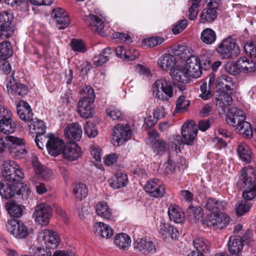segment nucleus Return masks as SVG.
<instances>
[{
    "label": "nucleus",
    "mask_w": 256,
    "mask_h": 256,
    "mask_svg": "<svg viewBox=\"0 0 256 256\" xmlns=\"http://www.w3.org/2000/svg\"><path fill=\"white\" fill-rule=\"evenodd\" d=\"M237 186L243 190L242 197L244 200L250 202L256 196V174L252 166H248L242 168Z\"/></svg>",
    "instance_id": "nucleus-1"
},
{
    "label": "nucleus",
    "mask_w": 256,
    "mask_h": 256,
    "mask_svg": "<svg viewBox=\"0 0 256 256\" xmlns=\"http://www.w3.org/2000/svg\"><path fill=\"white\" fill-rule=\"evenodd\" d=\"M2 173L4 182H20L24 178V174L20 166L14 161L10 160L4 164Z\"/></svg>",
    "instance_id": "nucleus-2"
},
{
    "label": "nucleus",
    "mask_w": 256,
    "mask_h": 256,
    "mask_svg": "<svg viewBox=\"0 0 256 256\" xmlns=\"http://www.w3.org/2000/svg\"><path fill=\"white\" fill-rule=\"evenodd\" d=\"M216 52L220 54L224 58H234L240 52V48L234 41L228 36L224 39L216 48Z\"/></svg>",
    "instance_id": "nucleus-3"
},
{
    "label": "nucleus",
    "mask_w": 256,
    "mask_h": 256,
    "mask_svg": "<svg viewBox=\"0 0 256 256\" xmlns=\"http://www.w3.org/2000/svg\"><path fill=\"white\" fill-rule=\"evenodd\" d=\"M208 86L210 89L216 90L218 92H230L233 90L231 86L234 84L232 78L227 75H222L215 82V76L211 74L209 76Z\"/></svg>",
    "instance_id": "nucleus-4"
},
{
    "label": "nucleus",
    "mask_w": 256,
    "mask_h": 256,
    "mask_svg": "<svg viewBox=\"0 0 256 256\" xmlns=\"http://www.w3.org/2000/svg\"><path fill=\"white\" fill-rule=\"evenodd\" d=\"M156 96L162 100H168L173 96V88L171 82L164 79L157 80L153 85Z\"/></svg>",
    "instance_id": "nucleus-5"
},
{
    "label": "nucleus",
    "mask_w": 256,
    "mask_h": 256,
    "mask_svg": "<svg viewBox=\"0 0 256 256\" xmlns=\"http://www.w3.org/2000/svg\"><path fill=\"white\" fill-rule=\"evenodd\" d=\"M132 130L129 125L127 124H118L112 129V141L114 145L118 146L122 145L132 136Z\"/></svg>",
    "instance_id": "nucleus-6"
},
{
    "label": "nucleus",
    "mask_w": 256,
    "mask_h": 256,
    "mask_svg": "<svg viewBox=\"0 0 256 256\" xmlns=\"http://www.w3.org/2000/svg\"><path fill=\"white\" fill-rule=\"evenodd\" d=\"M14 16L12 14L8 11L0 13V38L7 39L10 38L14 29L12 26Z\"/></svg>",
    "instance_id": "nucleus-7"
},
{
    "label": "nucleus",
    "mask_w": 256,
    "mask_h": 256,
    "mask_svg": "<svg viewBox=\"0 0 256 256\" xmlns=\"http://www.w3.org/2000/svg\"><path fill=\"white\" fill-rule=\"evenodd\" d=\"M6 227L7 230L16 238H24L30 234V230L24 223L14 218L8 220Z\"/></svg>",
    "instance_id": "nucleus-8"
},
{
    "label": "nucleus",
    "mask_w": 256,
    "mask_h": 256,
    "mask_svg": "<svg viewBox=\"0 0 256 256\" xmlns=\"http://www.w3.org/2000/svg\"><path fill=\"white\" fill-rule=\"evenodd\" d=\"M6 138L8 141L6 144L12 155L16 158H24L26 154L24 140L13 136H7Z\"/></svg>",
    "instance_id": "nucleus-9"
},
{
    "label": "nucleus",
    "mask_w": 256,
    "mask_h": 256,
    "mask_svg": "<svg viewBox=\"0 0 256 256\" xmlns=\"http://www.w3.org/2000/svg\"><path fill=\"white\" fill-rule=\"evenodd\" d=\"M52 208L48 204L41 203L35 207L33 216L40 224L46 225L49 222L52 216Z\"/></svg>",
    "instance_id": "nucleus-10"
},
{
    "label": "nucleus",
    "mask_w": 256,
    "mask_h": 256,
    "mask_svg": "<svg viewBox=\"0 0 256 256\" xmlns=\"http://www.w3.org/2000/svg\"><path fill=\"white\" fill-rule=\"evenodd\" d=\"M226 216L223 212L214 213L208 214L204 224L208 226L223 228L228 224Z\"/></svg>",
    "instance_id": "nucleus-11"
},
{
    "label": "nucleus",
    "mask_w": 256,
    "mask_h": 256,
    "mask_svg": "<svg viewBox=\"0 0 256 256\" xmlns=\"http://www.w3.org/2000/svg\"><path fill=\"white\" fill-rule=\"evenodd\" d=\"M144 188L146 192L154 198H162L166 194L164 186L161 180L157 178L148 181Z\"/></svg>",
    "instance_id": "nucleus-12"
},
{
    "label": "nucleus",
    "mask_w": 256,
    "mask_h": 256,
    "mask_svg": "<svg viewBox=\"0 0 256 256\" xmlns=\"http://www.w3.org/2000/svg\"><path fill=\"white\" fill-rule=\"evenodd\" d=\"M197 134V126L194 122H188L183 124L182 128V134L186 144L193 145Z\"/></svg>",
    "instance_id": "nucleus-13"
},
{
    "label": "nucleus",
    "mask_w": 256,
    "mask_h": 256,
    "mask_svg": "<svg viewBox=\"0 0 256 256\" xmlns=\"http://www.w3.org/2000/svg\"><path fill=\"white\" fill-rule=\"evenodd\" d=\"M184 68L188 74L194 78L200 77L202 74L200 60L196 56H191L186 60Z\"/></svg>",
    "instance_id": "nucleus-14"
},
{
    "label": "nucleus",
    "mask_w": 256,
    "mask_h": 256,
    "mask_svg": "<svg viewBox=\"0 0 256 256\" xmlns=\"http://www.w3.org/2000/svg\"><path fill=\"white\" fill-rule=\"evenodd\" d=\"M202 206L207 210L214 213L222 212L227 207V202L214 198H206L202 202Z\"/></svg>",
    "instance_id": "nucleus-15"
},
{
    "label": "nucleus",
    "mask_w": 256,
    "mask_h": 256,
    "mask_svg": "<svg viewBox=\"0 0 256 256\" xmlns=\"http://www.w3.org/2000/svg\"><path fill=\"white\" fill-rule=\"evenodd\" d=\"M245 118L244 112L236 107L229 109L226 116V122L233 126H236L240 122L245 120Z\"/></svg>",
    "instance_id": "nucleus-16"
},
{
    "label": "nucleus",
    "mask_w": 256,
    "mask_h": 256,
    "mask_svg": "<svg viewBox=\"0 0 256 256\" xmlns=\"http://www.w3.org/2000/svg\"><path fill=\"white\" fill-rule=\"evenodd\" d=\"M62 153L64 158L70 161L74 160L80 157V150L75 142H70L64 146Z\"/></svg>",
    "instance_id": "nucleus-17"
},
{
    "label": "nucleus",
    "mask_w": 256,
    "mask_h": 256,
    "mask_svg": "<svg viewBox=\"0 0 256 256\" xmlns=\"http://www.w3.org/2000/svg\"><path fill=\"white\" fill-rule=\"evenodd\" d=\"M16 109L20 118L22 120L26 122H31V120H33V113L28 102L23 100L20 102L17 105Z\"/></svg>",
    "instance_id": "nucleus-18"
},
{
    "label": "nucleus",
    "mask_w": 256,
    "mask_h": 256,
    "mask_svg": "<svg viewBox=\"0 0 256 256\" xmlns=\"http://www.w3.org/2000/svg\"><path fill=\"white\" fill-rule=\"evenodd\" d=\"M40 235L47 243L48 246L51 248L54 249L58 247L60 242V238L57 232L45 229L42 230Z\"/></svg>",
    "instance_id": "nucleus-19"
},
{
    "label": "nucleus",
    "mask_w": 256,
    "mask_h": 256,
    "mask_svg": "<svg viewBox=\"0 0 256 256\" xmlns=\"http://www.w3.org/2000/svg\"><path fill=\"white\" fill-rule=\"evenodd\" d=\"M7 90L9 93L19 96H24L28 94V88L24 84L10 79L6 84Z\"/></svg>",
    "instance_id": "nucleus-20"
},
{
    "label": "nucleus",
    "mask_w": 256,
    "mask_h": 256,
    "mask_svg": "<svg viewBox=\"0 0 256 256\" xmlns=\"http://www.w3.org/2000/svg\"><path fill=\"white\" fill-rule=\"evenodd\" d=\"M64 146L63 140L56 138H50L46 144L48 153L54 156L61 154Z\"/></svg>",
    "instance_id": "nucleus-21"
},
{
    "label": "nucleus",
    "mask_w": 256,
    "mask_h": 256,
    "mask_svg": "<svg viewBox=\"0 0 256 256\" xmlns=\"http://www.w3.org/2000/svg\"><path fill=\"white\" fill-rule=\"evenodd\" d=\"M82 133L81 126L76 122L68 124L64 130L66 136L70 140H80Z\"/></svg>",
    "instance_id": "nucleus-22"
},
{
    "label": "nucleus",
    "mask_w": 256,
    "mask_h": 256,
    "mask_svg": "<svg viewBox=\"0 0 256 256\" xmlns=\"http://www.w3.org/2000/svg\"><path fill=\"white\" fill-rule=\"evenodd\" d=\"M93 102L81 98L78 104V112L80 116L84 118H88L92 116V105Z\"/></svg>",
    "instance_id": "nucleus-23"
},
{
    "label": "nucleus",
    "mask_w": 256,
    "mask_h": 256,
    "mask_svg": "<svg viewBox=\"0 0 256 256\" xmlns=\"http://www.w3.org/2000/svg\"><path fill=\"white\" fill-rule=\"evenodd\" d=\"M170 74L175 81L182 84L188 82L190 78L191 77L188 74L186 69L181 66H177L171 70Z\"/></svg>",
    "instance_id": "nucleus-24"
},
{
    "label": "nucleus",
    "mask_w": 256,
    "mask_h": 256,
    "mask_svg": "<svg viewBox=\"0 0 256 256\" xmlns=\"http://www.w3.org/2000/svg\"><path fill=\"white\" fill-rule=\"evenodd\" d=\"M237 66L240 72L244 73L252 72L256 70V62L245 56L240 57L237 60Z\"/></svg>",
    "instance_id": "nucleus-25"
},
{
    "label": "nucleus",
    "mask_w": 256,
    "mask_h": 256,
    "mask_svg": "<svg viewBox=\"0 0 256 256\" xmlns=\"http://www.w3.org/2000/svg\"><path fill=\"white\" fill-rule=\"evenodd\" d=\"M85 22L92 30L95 32L100 33L104 28L103 21L98 16L90 14L85 18Z\"/></svg>",
    "instance_id": "nucleus-26"
},
{
    "label": "nucleus",
    "mask_w": 256,
    "mask_h": 256,
    "mask_svg": "<svg viewBox=\"0 0 256 256\" xmlns=\"http://www.w3.org/2000/svg\"><path fill=\"white\" fill-rule=\"evenodd\" d=\"M244 244L242 238L238 236H232L230 237L228 243V250L232 254H238L243 248Z\"/></svg>",
    "instance_id": "nucleus-27"
},
{
    "label": "nucleus",
    "mask_w": 256,
    "mask_h": 256,
    "mask_svg": "<svg viewBox=\"0 0 256 256\" xmlns=\"http://www.w3.org/2000/svg\"><path fill=\"white\" fill-rule=\"evenodd\" d=\"M5 182L2 180L0 182V194L2 198L6 199L12 198L16 194L18 191V186L15 184H6L5 186Z\"/></svg>",
    "instance_id": "nucleus-28"
},
{
    "label": "nucleus",
    "mask_w": 256,
    "mask_h": 256,
    "mask_svg": "<svg viewBox=\"0 0 256 256\" xmlns=\"http://www.w3.org/2000/svg\"><path fill=\"white\" fill-rule=\"evenodd\" d=\"M168 215L170 219L176 223H180L184 219V214L177 205H170L168 209Z\"/></svg>",
    "instance_id": "nucleus-29"
},
{
    "label": "nucleus",
    "mask_w": 256,
    "mask_h": 256,
    "mask_svg": "<svg viewBox=\"0 0 256 256\" xmlns=\"http://www.w3.org/2000/svg\"><path fill=\"white\" fill-rule=\"evenodd\" d=\"M96 211L97 214L103 219L112 220L114 218L111 209L105 202H98L96 205Z\"/></svg>",
    "instance_id": "nucleus-30"
},
{
    "label": "nucleus",
    "mask_w": 256,
    "mask_h": 256,
    "mask_svg": "<svg viewBox=\"0 0 256 256\" xmlns=\"http://www.w3.org/2000/svg\"><path fill=\"white\" fill-rule=\"evenodd\" d=\"M216 8L217 7L212 6L204 8L200 16V22L205 24L212 22L214 21L218 16Z\"/></svg>",
    "instance_id": "nucleus-31"
},
{
    "label": "nucleus",
    "mask_w": 256,
    "mask_h": 256,
    "mask_svg": "<svg viewBox=\"0 0 256 256\" xmlns=\"http://www.w3.org/2000/svg\"><path fill=\"white\" fill-rule=\"evenodd\" d=\"M127 175L121 172L117 173L108 180L109 184L114 188L116 189L125 186L128 183Z\"/></svg>",
    "instance_id": "nucleus-32"
},
{
    "label": "nucleus",
    "mask_w": 256,
    "mask_h": 256,
    "mask_svg": "<svg viewBox=\"0 0 256 256\" xmlns=\"http://www.w3.org/2000/svg\"><path fill=\"white\" fill-rule=\"evenodd\" d=\"M94 232L106 238H110L114 234L112 229L102 222H97L94 224Z\"/></svg>",
    "instance_id": "nucleus-33"
},
{
    "label": "nucleus",
    "mask_w": 256,
    "mask_h": 256,
    "mask_svg": "<svg viewBox=\"0 0 256 256\" xmlns=\"http://www.w3.org/2000/svg\"><path fill=\"white\" fill-rule=\"evenodd\" d=\"M134 248L144 254H148L150 252L156 250L155 245L151 241H147L146 239L141 238L137 240Z\"/></svg>",
    "instance_id": "nucleus-34"
},
{
    "label": "nucleus",
    "mask_w": 256,
    "mask_h": 256,
    "mask_svg": "<svg viewBox=\"0 0 256 256\" xmlns=\"http://www.w3.org/2000/svg\"><path fill=\"white\" fill-rule=\"evenodd\" d=\"M237 152L240 158L246 163H249L252 160V152L250 147L245 143L240 144Z\"/></svg>",
    "instance_id": "nucleus-35"
},
{
    "label": "nucleus",
    "mask_w": 256,
    "mask_h": 256,
    "mask_svg": "<svg viewBox=\"0 0 256 256\" xmlns=\"http://www.w3.org/2000/svg\"><path fill=\"white\" fill-rule=\"evenodd\" d=\"M16 128V124L13 120L10 118L8 120H4L0 122V133L10 136L9 134L13 133Z\"/></svg>",
    "instance_id": "nucleus-36"
},
{
    "label": "nucleus",
    "mask_w": 256,
    "mask_h": 256,
    "mask_svg": "<svg viewBox=\"0 0 256 256\" xmlns=\"http://www.w3.org/2000/svg\"><path fill=\"white\" fill-rule=\"evenodd\" d=\"M158 64L163 70H170L175 65V58L170 54H164L158 59Z\"/></svg>",
    "instance_id": "nucleus-37"
},
{
    "label": "nucleus",
    "mask_w": 256,
    "mask_h": 256,
    "mask_svg": "<svg viewBox=\"0 0 256 256\" xmlns=\"http://www.w3.org/2000/svg\"><path fill=\"white\" fill-rule=\"evenodd\" d=\"M114 242L120 248L125 250L130 246L131 240L130 236L126 234H118L115 236Z\"/></svg>",
    "instance_id": "nucleus-38"
},
{
    "label": "nucleus",
    "mask_w": 256,
    "mask_h": 256,
    "mask_svg": "<svg viewBox=\"0 0 256 256\" xmlns=\"http://www.w3.org/2000/svg\"><path fill=\"white\" fill-rule=\"evenodd\" d=\"M222 94L216 99V104L222 111H226V108L227 106L230 105L232 103V99L229 92H222Z\"/></svg>",
    "instance_id": "nucleus-39"
},
{
    "label": "nucleus",
    "mask_w": 256,
    "mask_h": 256,
    "mask_svg": "<svg viewBox=\"0 0 256 256\" xmlns=\"http://www.w3.org/2000/svg\"><path fill=\"white\" fill-rule=\"evenodd\" d=\"M13 54V48L11 43L8 40L0 42V58L6 60Z\"/></svg>",
    "instance_id": "nucleus-40"
},
{
    "label": "nucleus",
    "mask_w": 256,
    "mask_h": 256,
    "mask_svg": "<svg viewBox=\"0 0 256 256\" xmlns=\"http://www.w3.org/2000/svg\"><path fill=\"white\" fill-rule=\"evenodd\" d=\"M200 39L203 42L206 44H212L216 40V34L212 28H206L202 31Z\"/></svg>",
    "instance_id": "nucleus-41"
},
{
    "label": "nucleus",
    "mask_w": 256,
    "mask_h": 256,
    "mask_svg": "<svg viewBox=\"0 0 256 256\" xmlns=\"http://www.w3.org/2000/svg\"><path fill=\"white\" fill-rule=\"evenodd\" d=\"M193 244L196 252L200 253L206 252L209 251V242L204 238L198 237L193 240Z\"/></svg>",
    "instance_id": "nucleus-42"
},
{
    "label": "nucleus",
    "mask_w": 256,
    "mask_h": 256,
    "mask_svg": "<svg viewBox=\"0 0 256 256\" xmlns=\"http://www.w3.org/2000/svg\"><path fill=\"white\" fill-rule=\"evenodd\" d=\"M30 123L28 125L30 129L34 130L36 136H41L45 134L46 126L43 121L33 119V120H31Z\"/></svg>",
    "instance_id": "nucleus-43"
},
{
    "label": "nucleus",
    "mask_w": 256,
    "mask_h": 256,
    "mask_svg": "<svg viewBox=\"0 0 256 256\" xmlns=\"http://www.w3.org/2000/svg\"><path fill=\"white\" fill-rule=\"evenodd\" d=\"M7 211L11 217L20 218L22 214V206L14 202H9L6 206Z\"/></svg>",
    "instance_id": "nucleus-44"
},
{
    "label": "nucleus",
    "mask_w": 256,
    "mask_h": 256,
    "mask_svg": "<svg viewBox=\"0 0 256 256\" xmlns=\"http://www.w3.org/2000/svg\"><path fill=\"white\" fill-rule=\"evenodd\" d=\"M236 129L237 132L242 134L244 136L248 138H250L252 135V130L251 128L250 124L243 120L236 126Z\"/></svg>",
    "instance_id": "nucleus-45"
},
{
    "label": "nucleus",
    "mask_w": 256,
    "mask_h": 256,
    "mask_svg": "<svg viewBox=\"0 0 256 256\" xmlns=\"http://www.w3.org/2000/svg\"><path fill=\"white\" fill-rule=\"evenodd\" d=\"M114 50H112L110 48H104L98 55V58L96 57L95 58L96 60H94V64L96 66H101L106 62H107Z\"/></svg>",
    "instance_id": "nucleus-46"
},
{
    "label": "nucleus",
    "mask_w": 256,
    "mask_h": 256,
    "mask_svg": "<svg viewBox=\"0 0 256 256\" xmlns=\"http://www.w3.org/2000/svg\"><path fill=\"white\" fill-rule=\"evenodd\" d=\"M252 206V203L246 200L239 202L236 208V215L238 216L244 215L248 212Z\"/></svg>",
    "instance_id": "nucleus-47"
},
{
    "label": "nucleus",
    "mask_w": 256,
    "mask_h": 256,
    "mask_svg": "<svg viewBox=\"0 0 256 256\" xmlns=\"http://www.w3.org/2000/svg\"><path fill=\"white\" fill-rule=\"evenodd\" d=\"M88 190L86 186L82 183L75 184L73 189V194L76 199L82 200L87 196Z\"/></svg>",
    "instance_id": "nucleus-48"
},
{
    "label": "nucleus",
    "mask_w": 256,
    "mask_h": 256,
    "mask_svg": "<svg viewBox=\"0 0 256 256\" xmlns=\"http://www.w3.org/2000/svg\"><path fill=\"white\" fill-rule=\"evenodd\" d=\"M107 114L112 120H122V118L121 111L114 106H110L106 110Z\"/></svg>",
    "instance_id": "nucleus-49"
},
{
    "label": "nucleus",
    "mask_w": 256,
    "mask_h": 256,
    "mask_svg": "<svg viewBox=\"0 0 256 256\" xmlns=\"http://www.w3.org/2000/svg\"><path fill=\"white\" fill-rule=\"evenodd\" d=\"M70 46L74 52L84 53L86 51L85 44L80 40L72 39L70 42Z\"/></svg>",
    "instance_id": "nucleus-50"
},
{
    "label": "nucleus",
    "mask_w": 256,
    "mask_h": 256,
    "mask_svg": "<svg viewBox=\"0 0 256 256\" xmlns=\"http://www.w3.org/2000/svg\"><path fill=\"white\" fill-rule=\"evenodd\" d=\"M188 215L196 220H200L202 217V210L200 207H194L190 206L188 210Z\"/></svg>",
    "instance_id": "nucleus-51"
},
{
    "label": "nucleus",
    "mask_w": 256,
    "mask_h": 256,
    "mask_svg": "<svg viewBox=\"0 0 256 256\" xmlns=\"http://www.w3.org/2000/svg\"><path fill=\"white\" fill-rule=\"evenodd\" d=\"M152 149L156 154H162L166 149V143L162 140H156L153 144Z\"/></svg>",
    "instance_id": "nucleus-52"
},
{
    "label": "nucleus",
    "mask_w": 256,
    "mask_h": 256,
    "mask_svg": "<svg viewBox=\"0 0 256 256\" xmlns=\"http://www.w3.org/2000/svg\"><path fill=\"white\" fill-rule=\"evenodd\" d=\"M199 3L198 0L192 2L188 10V17L190 20H194L196 18L199 11Z\"/></svg>",
    "instance_id": "nucleus-53"
},
{
    "label": "nucleus",
    "mask_w": 256,
    "mask_h": 256,
    "mask_svg": "<svg viewBox=\"0 0 256 256\" xmlns=\"http://www.w3.org/2000/svg\"><path fill=\"white\" fill-rule=\"evenodd\" d=\"M164 41L163 38L159 36L152 37L145 39L143 43L150 48L154 47L156 45L160 44Z\"/></svg>",
    "instance_id": "nucleus-54"
},
{
    "label": "nucleus",
    "mask_w": 256,
    "mask_h": 256,
    "mask_svg": "<svg viewBox=\"0 0 256 256\" xmlns=\"http://www.w3.org/2000/svg\"><path fill=\"white\" fill-rule=\"evenodd\" d=\"M84 133L89 138H94L98 134V130L93 124H86L84 126Z\"/></svg>",
    "instance_id": "nucleus-55"
},
{
    "label": "nucleus",
    "mask_w": 256,
    "mask_h": 256,
    "mask_svg": "<svg viewBox=\"0 0 256 256\" xmlns=\"http://www.w3.org/2000/svg\"><path fill=\"white\" fill-rule=\"evenodd\" d=\"M244 49L247 54L252 57H256V44L252 42H247L244 46Z\"/></svg>",
    "instance_id": "nucleus-56"
},
{
    "label": "nucleus",
    "mask_w": 256,
    "mask_h": 256,
    "mask_svg": "<svg viewBox=\"0 0 256 256\" xmlns=\"http://www.w3.org/2000/svg\"><path fill=\"white\" fill-rule=\"evenodd\" d=\"M226 71L230 74L236 75L240 72V68L237 66V61L236 63L228 62L225 65Z\"/></svg>",
    "instance_id": "nucleus-57"
},
{
    "label": "nucleus",
    "mask_w": 256,
    "mask_h": 256,
    "mask_svg": "<svg viewBox=\"0 0 256 256\" xmlns=\"http://www.w3.org/2000/svg\"><path fill=\"white\" fill-rule=\"evenodd\" d=\"M188 22L186 19L180 20L175 24L172 29L174 34L181 32L187 26Z\"/></svg>",
    "instance_id": "nucleus-58"
},
{
    "label": "nucleus",
    "mask_w": 256,
    "mask_h": 256,
    "mask_svg": "<svg viewBox=\"0 0 256 256\" xmlns=\"http://www.w3.org/2000/svg\"><path fill=\"white\" fill-rule=\"evenodd\" d=\"M190 104V102L186 100L184 96H180L176 101V109L178 111L185 110Z\"/></svg>",
    "instance_id": "nucleus-59"
},
{
    "label": "nucleus",
    "mask_w": 256,
    "mask_h": 256,
    "mask_svg": "<svg viewBox=\"0 0 256 256\" xmlns=\"http://www.w3.org/2000/svg\"><path fill=\"white\" fill-rule=\"evenodd\" d=\"M70 18L67 13H64L59 20L56 22L60 29H64L67 28L70 24Z\"/></svg>",
    "instance_id": "nucleus-60"
},
{
    "label": "nucleus",
    "mask_w": 256,
    "mask_h": 256,
    "mask_svg": "<svg viewBox=\"0 0 256 256\" xmlns=\"http://www.w3.org/2000/svg\"><path fill=\"white\" fill-rule=\"evenodd\" d=\"M159 232L164 238H166L170 236V232L172 230V226L166 223H161L160 226Z\"/></svg>",
    "instance_id": "nucleus-61"
},
{
    "label": "nucleus",
    "mask_w": 256,
    "mask_h": 256,
    "mask_svg": "<svg viewBox=\"0 0 256 256\" xmlns=\"http://www.w3.org/2000/svg\"><path fill=\"white\" fill-rule=\"evenodd\" d=\"M125 58L124 59L128 60H134L137 58L139 56L138 52L133 48H126V51L124 52Z\"/></svg>",
    "instance_id": "nucleus-62"
},
{
    "label": "nucleus",
    "mask_w": 256,
    "mask_h": 256,
    "mask_svg": "<svg viewBox=\"0 0 256 256\" xmlns=\"http://www.w3.org/2000/svg\"><path fill=\"white\" fill-rule=\"evenodd\" d=\"M30 192L29 188H22L20 189H18L16 191V194L20 196L22 200V202L24 203L26 200H28Z\"/></svg>",
    "instance_id": "nucleus-63"
},
{
    "label": "nucleus",
    "mask_w": 256,
    "mask_h": 256,
    "mask_svg": "<svg viewBox=\"0 0 256 256\" xmlns=\"http://www.w3.org/2000/svg\"><path fill=\"white\" fill-rule=\"evenodd\" d=\"M64 13H67L64 10L60 8H56L53 9L52 12V17L56 22L60 19V18L64 15Z\"/></svg>",
    "instance_id": "nucleus-64"
}]
</instances>
